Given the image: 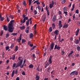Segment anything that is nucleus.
<instances>
[{"instance_id": "obj_1", "label": "nucleus", "mask_w": 80, "mask_h": 80, "mask_svg": "<svg viewBox=\"0 0 80 80\" xmlns=\"http://www.w3.org/2000/svg\"><path fill=\"white\" fill-rule=\"evenodd\" d=\"M22 17L24 18L23 21V19H22L21 20V23H25L26 20H28V18L27 17H26V15L25 14H23L22 15Z\"/></svg>"}, {"instance_id": "obj_2", "label": "nucleus", "mask_w": 80, "mask_h": 80, "mask_svg": "<svg viewBox=\"0 0 80 80\" xmlns=\"http://www.w3.org/2000/svg\"><path fill=\"white\" fill-rule=\"evenodd\" d=\"M8 32L10 33H12L13 32L14 28L12 26H9L8 25Z\"/></svg>"}, {"instance_id": "obj_3", "label": "nucleus", "mask_w": 80, "mask_h": 80, "mask_svg": "<svg viewBox=\"0 0 80 80\" xmlns=\"http://www.w3.org/2000/svg\"><path fill=\"white\" fill-rule=\"evenodd\" d=\"M52 57H53V56H52L51 55L50 56V57L48 60V62H49V63H47L46 65L47 67H48L49 64H52Z\"/></svg>"}, {"instance_id": "obj_4", "label": "nucleus", "mask_w": 80, "mask_h": 80, "mask_svg": "<svg viewBox=\"0 0 80 80\" xmlns=\"http://www.w3.org/2000/svg\"><path fill=\"white\" fill-rule=\"evenodd\" d=\"M22 62L23 60H21L19 62H18L15 68H17V67H20V66H21V65H22Z\"/></svg>"}, {"instance_id": "obj_5", "label": "nucleus", "mask_w": 80, "mask_h": 80, "mask_svg": "<svg viewBox=\"0 0 80 80\" xmlns=\"http://www.w3.org/2000/svg\"><path fill=\"white\" fill-rule=\"evenodd\" d=\"M55 45V43L53 42H52L51 44L50 45V47H51L50 48V50H53V48L54 47V46Z\"/></svg>"}, {"instance_id": "obj_6", "label": "nucleus", "mask_w": 80, "mask_h": 80, "mask_svg": "<svg viewBox=\"0 0 80 80\" xmlns=\"http://www.w3.org/2000/svg\"><path fill=\"white\" fill-rule=\"evenodd\" d=\"M57 49L58 50H60V47L59 46H58L57 45H56L54 46V50H56Z\"/></svg>"}, {"instance_id": "obj_7", "label": "nucleus", "mask_w": 80, "mask_h": 80, "mask_svg": "<svg viewBox=\"0 0 80 80\" xmlns=\"http://www.w3.org/2000/svg\"><path fill=\"white\" fill-rule=\"evenodd\" d=\"M16 40L19 43H20L22 40V34H20L19 36V38H18Z\"/></svg>"}, {"instance_id": "obj_8", "label": "nucleus", "mask_w": 80, "mask_h": 80, "mask_svg": "<svg viewBox=\"0 0 80 80\" xmlns=\"http://www.w3.org/2000/svg\"><path fill=\"white\" fill-rule=\"evenodd\" d=\"M58 25L59 27V28L60 29L62 27V26H63V25H62V21L60 20L59 21V24Z\"/></svg>"}, {"instance_id": "obj_9", "label": "nucleus", "mask_w": 80, "mask_h": 80, "mask_svg": "<svg viewBox=\"0 0 80 80\" xmlns=\"http://www.w3.org/2000/svg\"><path fill=\"white\" fill-rule=\"evenodd\" d=\"M56 20H57V15H54L52 19V21L53 22H55L56 21Z\"/></svg>"}, {"instance_id": "obj_10", "label": "nucleus", "mask_w": 80, "mask_h": 80, "mask_svg": "<svg viewBox=\"0 0 80 80\" xmlns=\"http://www.w3.org/2000/svg\"><path fill=\"white\" fill-rule=\"evenodd\" d=\"M13 23H14V20H12L10 22V23H9L8 25L13 26Z\"/></svg>"}, {"instance_id": "obj_11", "label": "nucleus", "mask_w": 80, "mask_h": 80, "mask_svg": "<svg viewBox=\"0 0 80 80\" xmlns=\"http://www.w3.org/2000/svg\"><path fill=\"white\" fill-rule=\"evenodd\" d=\"M52 33H54L56 34V35H58V33H59V31L57 30H55V32H53Z\"/></svg>"}, {"instance_id": "obj_12", "label": "nucleus", "mask_w": 80, "mask_h": 80, "mask_svg": "<svg viewBox=\"0 0 80 80\" xmlns=\"http://www.w3.org/2000/svg\"><path fill=\"white\" fill-rule=\"evenodd\" d=\"M29 27H28L25 30V32L26 33H29Z\"/></svg>"}, {"instance_id": "obj_13", "label": "nucleus", "mask_w": 80, "mask_h": 80, "mask_svg": "<svg viewBox=\"0 0 80 80\" xmlns=\"http://www.w3.org/2000/svg\"><path fill=\"white\" fill-rule=\"evenodd\" d=\"M68 27V24H66V23H65V24L62 27L63 28H67Z\"/></svg>"}, {"instance_id": "obj_14", "label": "nucleus", "mask_w": 80, "mask_h": 80, "mask_svg": "<svg viewBox=\"0 0 80 80\" xmlns=\"http://www.w3.org/2000/svg\"><path fill=\"white\" fill-rule=\"evenodd\" d=\"M36 80H39L40 79V76L38 75L37 74H36Z\"/></svg>"}, {"instance_id": "obj_15", "label": "nucleus", "mask_w": 80, "mask_h": 80, "mask_svg": "<svg viewBox=\"0 0 80 80\" xmlns=\"http://www.w3.org/2000/svg\"><path fill=\"white\" fill-rule=\"evenodd\" d=\"M51 67H49L47 68V71L48 73H50L51 71Z\"/></svg>"}, {"instance_id": "obj_16", "label": "nucleus", "mask_w": 80, "mask_h": 80, "mask_svg": "<svg viewBox=\"0 0 80 80\" xmlns=\"http://www.w3.org/2000/svg\"><path fill=\"white\" fill-rule=\"evenodd\" d=\"M80 30L78 29L77 30L76 32V36H78V33H79V31Z\"/></svg>"}, {"instance_id": "obj_17", "label": "nucleus", "mask_w": 80, "mask_h": 80, "mask_svg": "<svg viewBox=\"0 0 80 80\" xmlns=\"http://www.w3.org/2000/svg\"><path fill=\"white\" fill-rule=\"evenodd\" d=\"M3 29L4 30H5V31H7V30H8V28H7V26L6 25H4Z\"/></svg>"}, {"instance_id": "obj_18", "label": "nucleus", "mask_w": 80, "mask_h": 80, "mask_svg": "<svg viewBox=\"0 0 80 80\" xmlns=\"http://www.w3.org/2000/svg\"><path fill=\"white\" fill-rule=\"evenodd\" d=\"M18 47L17 46H16V47H15V49L14 50L15 52H17L18 50Z\"/></svg>"}, {"instance_id": "obj_19", "label": "nucleus", "mask_w": 80, "mask_h": 80, "mask_svg": "<svg viewBox=\"0 0 80 80\" xmlns=\"http://www.w3.org/2000/svg\"><path fill=\"white\" fill-rule=\"evenodd\" d=\"M42 21L43 22H45V19H46V16H43L42 17Z\"/></svg>"}, {"instance_id": "obj_20", "label": "nucleus", "mask_w": 80, "mask_h": 80, "mask_svg": "<svg viewBox=\"0 0 80 80\" xmlns=\"http://www.w3.org/2000/svg\"><path fill=\"white\" fill-rule=\"evenodd\" d=\"M33 37V34L32 33H30L29 38H32Z\"/></svg>"}, {"instance_id": "obj_21", "label": "nucleus", "mask_w": 80, "mask_h": 80, "mask_svg": "<svg viewBox=\"0 0 80 80\" xmlns=\"http://www.w3.org/2000/svg\"><path fill=\"white\" fill-rule=\"evenodd\" d=\"M74 42L76 43V44H78V43H79V40H78V39H77L75 40Z\"/></svg>"}, {"instance_id": "obj_22", "label": "nucleus", "mask_w": 80, "mask_h": 80, "mask_svg": "<svg viewBox=\"0 0 80 80\" xmlns=\"http://www.w3.org/2000/svg\"><path fill=\"white\" fill-rule=\"evenodd\" d=\"M28 67L29 68H33V65H32V64H31Z\"/></svg>"}, {"instance_id": "obj_23", "label": "nucleus", "mask_w": 80, "mask_h": 80, "mask_svg": "<svg viewBox=\"0 0 80 80\" xmlns=\"http://www.w3.org/2000/svg\"><path fill=\"white\" fill-rule=\"evenodd\" d=\"M20 28L21 30H24L25 28V26H23L22 27H20Z\"/></svg>"}, {"instance_id": "obj_24", "label": "nucleus", "mask_w": 80, "mask_h": 80, "mask_svg": "<svg viewBox=\"0 0 80 80\" xmlns=\"http://www.w3.org/2000/svg\"><path fill=\"white\" fill-rule=\"evenodd\" d=\"M48 8H49V7H48V6H47L46 7V8H45V9H46V10L47 12H48L49 11Z\"/></svg>"}, {"instance_id": "obj_25", "label": "nucleus", "mask_w": 80, "mask_h": 80, "mask_svg": "<svg viewBox=\"0 0 80 80\" xmlns=\"http://www.w3.org/2000/svg\"><path fill=\"white\" fill-rule=\"evenodd\" d=\"M75 73V71L72 72L70 74V75H74Z\"/></svg>"}, {"instance_id": "obj_26", "label": "nucleus", "mask_w": 80, "mask_h": 80, "mask_svg": "<svg viewBox=\"0 0 80 80\" xmlns=\"http://www.w3.org/2000/svg\"><path fill=\"white\" fill-rule=\"evenodd\" d=\"M73 53V51H71V52L69 53L68 55V57H70V56L71 55H72V54Z\"/></svg>"}, {"instance_id": "obj_27", "label": "nucleus", "mask_w": 80, "mask_h": 80, "mask_svg": "<svg viewBox=\"0 0 80 80\" xmlns=\"http://www.w3.org/2000/svg\"><path fill=\"white\" fill-rule=\"evenodd\" d=\"M25 42H26V40H25L23 39H22V44H23V43H25Z\"/></svg>"}, {"instance_id": "obj_28", "label": "nucleus", "mask_w": 80, "mask_h": 80, "mask_svg": "<svg viewBox=\"0 0 80 80\" xmlns=\"http://www.w3.org/2000/svg\"><path fill=\"white\" fill-rule=\"evenodd\" d=\"M54 5L52 4L51 3L49 4V8H52V7H53V6Z\"/></svg>"}, {"instance_id": "obj_29", "label": "nucleus", "mask_w": 80, "mask_h": 80, "mask_svg": "<svg viewBox=\"0 0 80 80\" xmlns=\"http://www.w3.org/2000/svg\"><path fill=\"white\" fill-rule=\"evenodd\" d=\"M18 33H13L11 34L12 35H13V36H16L17 35Z\"/></svg>"}, {"instance_id": "obj_30", "label": "nucleus", "mask_w": 80, "mask_h": 80, "mask_svg": "<svg viewBox=\"0 0 80 80\" xmlns=\"http://www.w3.org/2000/svg\"><path fill=\"white\" fill-rule=\"evenodd\" d=\"M10 34H9V32H7V34H6V38H7L8 37H9Z\"/></svg>"}, {"instance_id": "obj_31", "label": "nucleus", "mask_w": 80, "mask_h": 80, "mask_svg": "<svg viewBox=\"0 0 80 80\" xmlns=\"http://www.w3.org/2000/svg\"><path fill=\"white\" fill-rule=\"evenodd\" d=\"M26 25L27 26H28V25H29V20H28L26 22Z\"/></svg>"}, {"instance_id": "obj_32", "label": "nucleus", "mask_w": 80, "mask_h": 80, "mask_svg": "<svg viewBox=\"0 0 80 80\" xmlns=\"http://www.w3.org/2000/svg\"><path fill=\"white\" fill-rule=\"evenodd\" d=\"M15 73V70H13L12 73L11 77H13L14 76V74Z\"/></svg>"}, {"instance_id": "obj_33", "label": "nucleus", "mask_w": 80, "mask_h": 80, "mask_svg": "<svg viewBox=\"0 0 80 80\" xmlns=\"http://www.w3.org/2000/svg\"><path fill=\"white\" fill-rule=\"evenodd\" d=\"M23 5L24 6H25V7L27 5V3H26V1H24L23 2Z\"/></svg>"}, {"instance_id": "obj_34", "label": "nucleus", "mask_w": 80, "mask_h": 80, "mask_svg": "<svg viewBox=\"0 0 80 80\" xmlns=\"http://www.w3.org/2000/svg\"><path fill=\"white\" fill-rule=\"evenodd\" d=\"M0 17L1 18V21H3V20H4V18L3 17H2L1 15H0Z\"/></svg>"}, {"instance_id": "obj_35", "label": "nucleus", "mask_w": 80, "mask_h": 80, "mask_svg": "<svg viewBox=\"0 0 80 80\" xmlns=\"http://www.w3.org/2000/svg\"><path fill=\"white\" fill-rule=\"evenodd\" d=\"M55 25L54 23H53L52 24V28L53 29H54V28H55Z\"/></svg>"}, {"instance_id": "obj_36", "label": "nucleus", "mask_w": 80, "mask_h": 80, "mask_svg": "<svg viewBox=\"0 0 80 80\" xmlns=\"http://www.w3.org/2000/svg\"><path fill=\"white\" fill-rule=\"evenodd\" d=\"M34 15H37V14L38 13V12H37V11L36 10H34Z\"/></svg>"}, {"instance_id": "obj_37", "label": "nucleus", "mask_w": 80, "mask_h": 80, "mask_svg": "<svg viewBox=\"0 0 80 80\" xmlns=\"http://www.w3.org/2000/svg\"><path fill=\"white\" fill-rule=\"evenodd\" d=\"M6 18H7V20L8 22H9L10 21V19H9V18L7 17V15H6Z\"/></svg>"}, {"instance_id": "obj_38", "label": "nucleus", "mask_w": 80, "mask_h": 80, "mask_svg": "<svg viewBox=\"0 0 80 80\" xmlns=\"http://www.w3.org/2000/svg\"><path fill=\"white\" fill-rule=\"evenodd\" d=\"M49 30L50 32H52V27L50 28Z\"/></svg>"}, {"instance_id": "obj_39", "label": "nucleus", "mask_w": 80, "mask_h": 80, "mask_svg": "<svg viewBox=\"0 0 80 80\" xmlns=\"http://www.w3.org/2000/svg\"><path fill=\"white\" fill-rule=\"evenodd\" d=\"M9 17L12 19H13V15H10L9 16Z\"/></svg>"}, {"instance_id": "obj_40", "label": "nucleus", "mask_w": 80, "mask_h": 80, "mask_svg": "<svg viewBox=\"0 0 80 80\" xmlns=\"http://www.w3.org/2000/svg\"><path fill=\"white\" fill-rule=\"evenodd\" d=\"M42 7H45V4H44V2H42Z\"/></svg>"}, {"instance_id": "obj_41", "label": "nucleus", "mask_w": 80, "mask_h": 80, "mask_svg": "<svg viewBox=\"0 0 80 80\" xmlns=\"http://www.w3.org/2000/svg\"><path fill=\"white\" fill-rule=\"evenodd\" d=\"M14 44H12L11 46V48H13L14 47Z\"/></svg>"}, {"instance_id": "obj_42", "label": "nucleus", "mask_w": 80, "mask_h": 80, "mask_svg": "<svg viewBox=\"0 0 80 80\" xmlns=\"http://www.w3.org/2000/svg\"><path fill=\"white\" fill-rule=\"evenodd\" d=\"M78 51L79 52L80 51V47L79 46H78L77 48Z\"/></svg>"}, {"instance_id": "obj_43", "label": "nucleus", "mask_w": 80, "mask_h": 80, "mask_svg": "<svg viewBox=\"0 0 80 80\" xmlns=\"http://www.w3.org/2000/svg\"><path fill=\"white\" fill-rule=\"evenodd\" d=\"M16 63H14L13 64V65H12V67L13 68H15V67H16Z\"/></svg>"}, {"instance_id": "obj_44", "label": "nucleus", "mask_w": 80, "mask_h": 80, "mask_svg": "<svg viewBox=\"0 0 80 80\" xmlns=\"http://www.w3.org/2000/svg\"><path fill=\"white\" fill-rule=\"evenodd\" d=\"M78 72L77 71H76L75 72V74L76 75H78Z\"/></svg>"}, {"instance_id": "obj_45", "label": "nucleus", "mask_w": 80, "mask_h": 80, "mask_svg": "<svg viewBox=\"0 0 80 80\" xmlns=\"http://www.w3.org/2000/svg\"><path fill=\"white\" fill-rule=\"evenodd\" d=\"M65 14V15L66 16L67 15V13H68L67 12V11H64L63 12Z\"/></svg>"}, {"instance_id": "obj_46", "label": "nucleus", "mask_w": 80, "mask_h": 80, "mask_svg": "<svg viewBox=\"0 0 80 80\" xmlns=\"http://www.w3.org/2000/svg\"><path fill=\"white\" fill-rule=\"evenodd\" d=\"M64 53H65V52H64V51L62 50V55H64Z\"/></svg>"}, {"instance_id": "obj_47", "label": "nucleus", "mask_w": 80, "mask_h": 80, "mask_svg": "<svg viewBox=\"0 0 80 80\" xmlns=\"http://www.w3.org/2000/svg\"><path fill=\"white\" fill-rule=\"evenodd\" d=\"M9 46H7L6 47V50H8V49H9Z\"/></svg>"}, {"instance_id": "obj_48", "label": "nucleus", "mask_w": 80, "mask_h": 80, "mask_svg": "<svg viewBox=\"0 0 80 80\" xmlns=\"http://www.w3.org/2000/svg\"><path fill=\"white\" fill-rule=\"evenodd\" d=\"M63 10L64 11H67V7H65L63 8Z\"/></svg>"}, {"instance_id": "obj_49", "label": "nucleus", "mask_w": 80, "mask_h": 80, "mask_svg": "<svg viewBox=\"0 0 80 80\" xmlns=\"http://www.w3.org/2000/svg\"><path fill=\"white\" fill-rule=\"evenodd\" d=\"M51 4H52V5H55V2H54V0H52V2H51Z\"/></svg>"}, {"instance_id": "obj_50", "label": "nucleus", "mask_w": 80, "mask_h": 80, "mask_svg": "<svg viewBox=\"0 0 80 80\" xmlns=\"http://www.w3.org/2000/svg\"><path fill=\"white\" fill-rule=\"evenodd\" d=\"M32 58H33V59L35 58V55L34 54L32 55Z\"/></svg>"}, {"instance_id": "obj_51", "label": "nucleus", "mask_w": 80, "mask_h": 80, "mask_svg": "<svg viewBox=\"0 0 80 80\" xmlns=\"http://www.w3.org/2000/svg\"><path fill=\"white\" fill-rule=\"evenodd\" d=\"M36 46H34V47H32V48H31V50H33L34 49V48H35V47H36Z\"/></svg>"}, {"instance_id": "obj_52", "label": "nucleus", "mask_w": 80, "mask_h": 80, "mask_svg": "<svg viewBox=\"0 0 80 80\" xmlns=\"http://www.w3.org/2000/svg\"><path fill=\"white\" fill-rule=\"evenodd\" d=\"M38 9H39V10H41V7H40L38 5Z\"/></svg>"}, {"instance_id": "obj_53", "label": "nucleus", "mask_w": 80, "mask_h": 80, "mask_svg": "<svg viewBox=\"0 0 80 80\" xmlns=\"http://www.w3.org/2000/svg\"><path fill=\"white\" fill-rule=\"evenodd\" d=\"M22 74L23 75H25V73L24 71H22Z\"/></svg>"}, {"instance_id": "obj_54", "label": "nucleus", "mask_w": 80, "mask_h": 80, "mask_svg": "<svg viewBox=\"0 0 80 80\" xmlns=\"http://www.w3.org/2000/svg\"><path fill=\"white\" fill-rule=\"evenodd\" d=\"M73 38H72V37H71L70 39V41L72 42V41H73Z\"/></svg>"}, {"instance_id": "obj_55", "label": "nucleus", "mask_w": 80, "mask_h": 80, "mask_svg": "<svg viewBox=\"0 0 80 80\" xmlns=\"http://www.w3.org/2000/svg\"><path fill=\"white\" fill-rule=\"evenodd\" d=\"M31 44V41H29L28 42V45H29Z\"/></svg>"}, {"instance_id": "obj_56", "label": "nucleus", "mask_w": 80, "mask_h": 80, "mask_svg": "<svg viewBox=\"0 0 80 80\" xmlns=\"http://www.w3.org/2000/svg\"><path fill=\"white\" fill-rule=\"evenodd\" d=\"M15 55H14L12 58V60H15Z\"/></svg>"}, {"instance_id": "obj_57", "label": "nucleus", "mask_w": 80, "mask_h": 80, "mask_svg": "<svg viewBox=\"0 0 80 80\" xmlns=\"http://www.w3.org/2000/svg\"><path fill=\"white\" fill-rule=\"evenodd\" d=\"M18 73V70L17 69H16L15 72V74L17 75V73Z\"/></svg>"}, {"instance_id": "obj_58", "label": "nucleus", "mask_w": 80, "mask_h": 80, "mask_svg": "<svg viewBox=\"0 0 80 80\" xmlns=\"http://www.w3.org/2000/svg\"><path fill=\"white\" fill-rule=\"evenodd\" d=\"M76 13H79V12H78V10H76Z\"/></svg>"}, {"instance_id": "obj_59", "label": "nucleus", "mask_w": 80, "mask_h": 80, "mask_svg": "<svg viewBox=\"0 0 80 80\" xmlns=\"http://www.w3.org/2000/svg\"><path fill=\"white\" fill-rule=\"evenodd\" d=\"M70 22H71V19H70V18L69 19L68 21V23H69Z\"/></svg>"}, {"instance_id": "obj_60", "label": "nucleus", "mask_w": 80, "mask_h": 80, "mask_svg": "<svg viewBox=\"0 0 80 80\" xmlns=\"http://www.w3.org/2000/svg\"><path fill=\"white\" fill-rule=\"evenodd\" d=\"M75 14H74V15L72 16V18L74 20L76 18H75Z\"/></svg>"}, {"instance_id": "obj_61", "label": "nucleus", "mask_w": 80, "mask_h": 80, "mask_svg": "<svg viewBox=\"0 0 80 80\" xmlns=\"http://www.w3.org/2000/svg\"><path fill=\"white\" fill-rule=\"evenodd\" d=\"M24 66V65H21V66H20V68H23Z\"/></svg>"}, {"instance_id": "obj_62", "label": "nucleus", "mask_w": 80, "mask_h": 80, "mask_svg": "<svg viewBox=\"0 0 80 80\" xmlns=\"http://www.w3.org/2000/svg\"><path fill=\"white\" fill-rule=\"evenodd\" d=\"M66 2V1L65 0H64V1H62V3H64Z\"/></svg>"}, {"instance_id": "obj_63", "label": "nucleus", "mask_w": 80, "mask_h": 80, "mask_svg": "<svg viewBox=\"0 0 80 80\" xmlns=\"http://www.w3.org/2000/svg\"><path fill=\"white\" fill-rule=\"evenodd\" d=\"M20 80V78H19V77H18L16 79V80Z\"/></svg>"}, {"instance_id": "obj_64", "label": "nucleus", "mask_w": 80, "mask_h": 80, "mask_svg": "<svg viewBox=\"0 0 80 80\" xmlns=\"http://www.w3.org/2000/svg\"><path fill=\"white\" fill-rule=\"evenodd\" d=\"M44 80H48V78H46L44 79Z\"/></svg>"}]
</instances>
